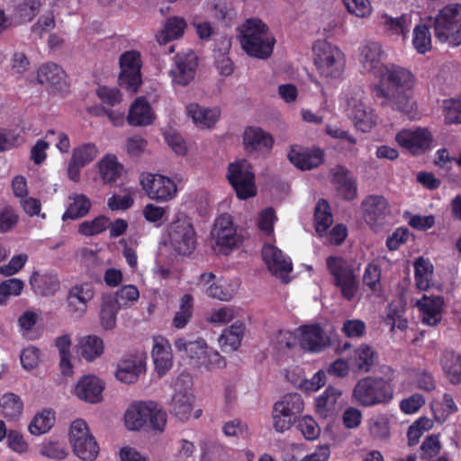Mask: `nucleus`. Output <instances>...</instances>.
<instances>
[{
    "instance_id": "4c0bfd02",
    "label": "nucleus",
    "mask_w": 461,
    "mask_h": 461,
    "mask_svg": "<svg viewBox=\"0 0 461 461\" xmlns=\"http://www.w3.org/2000/svg\"><path fill=\"white\" fill-rule=\"evenodd\" d=\"M119 309L120 307L114 302L113 294L103 295L99 316L104 329L112 330L115 327Z\"/></svg>"
},
{
    "instance_id": "4be33fe9",
    "label": "nucleus",
    "mask_w": 461,
    "mask_h": 461,
    "mask_svg": "<svg viewBox=\"0 0 461 461\" xmlns=\"http://www.w3.org/2000/svg\"><path fill=\"white\" fill-rule=\"evenodd\" d=\"M415 306L421 314L423 324L436 326L441 321L444 306V298L441 295L428 296L423 294L417 301Z\"/></svg>"
},
{
    "instance_id": "13d9d810",
    "label": "nucleus",
    "mask_w": 461,
    "mask_h": 461,
    "mask_svg": "<svg viewBox=\"0 0 461 461\" xmlns=\"http://www.w3.org/2000/svg\"><path fill=\"white\" fill-rule=\"evenodd\" d=\"M24 288V283L19 278H10L0 283V305L6 303L10 296H18Z\"/></svg>"
},
{
    "instance_id": "39448f33",
    "label": "nucleus",
    "mask_w": 461,
    "mask_h": 461,
    "mask_svg": "<svg viewBox=\"0 0 461 461\" xmlns=\"http://www.w3.org/2000/svg\"><path fill=\"white\" fill-rule=\"evenodd\" d=\"M314 64L319 74L327 79H339L346 67V57L337 46L327 41H318L312 47Z\"/></svg>"
},
{
    "instance_id": "a19ab883",
    "label": "nucleus",
    "mask_w": 461,
    "mask_h": 461,
    "mask_svg": "<svg viewBox=\"0 0 461 461\" xmlns=\"http://www.w3.org/2000/svg\"><path fill=\"white\" fill-rule=\"evenodd\" d=\"M433 267L429 260L419 258L414 263V278L416 286L420 291H426L430 286Z\"/></svg>"
},
{
    "instance_id": "7ed1b4c3",
    "label": "nucleus",
    "mask_w": 461,
    "mask_h": 461,
    "mask_svg": "<svg viewBox=\"0 0 461 461\" xmlns=\"http://www.w3.org/2000/svg\"><path fill=\"white\" fill-rule=\"evenodd\" d=\"M239 31L240 45L249 56L261 59L271 56L276 39L260 19H247Z\"/></svg>"
},
{
    "instance_id": "2eb2a0df",
    "label": "nucleus",
    "mask_w": 461,
    "mask_h": 461,
    "mask_svg": "<svg viewBox=\"0 0 461 461\" xmlns=\"http://www.w3.org/2000/svg\"><path fill=\"white\" fill-rule=\"evenodd\" d=\"M197 67L198 59L194 51L176 54L170 69L173 82L180 86H187L194 78Z\"/></svg>"
},
{
    "instance_id": "c85d7f7f",
    "label": "nucleus",
    "mask_w": 461,
    "mask_h": 461,
    "mask_svg": "<svg viewBox=\"0 0 461 461\" xmlns=\"http://www.w3.org/2000/svg\"><path fill=\"white\" fill-rule=\"evenodd\" d=\"M101 179L105 185H113L121 176L123 166L114 154L107 153L97 163Z\"/></svg>"
},
{
    "instance_id": "de8ad7c7",
    "label": "nucleus",
    "mask_w": 461,
    "mask_h": 461,
    "mask_svg": "<svg viewBox=\"0 0 461 461\" xmlns=\"http://www.w3.org/2000/svg\"><path fill=\"white\" fill-rule=\"evenodd\" d=\"M382 46L375 41H370L363 45L361 49V62L367 71H371L380 63Z\"/></svg>"
},
{
    "instance_id": "09e8293b",
    "label": "nucleus",
    "mask_w": 461,
    "mask_h": 461,
    "mask_svg": "<svg viewBox=\"0 0 461 461\" xmlns=\"http://www.w3.org/2000/svg\"><path fill=\"white\" fill-rule=\"evenodd\" d=\"M54 423L55 413L50 410H44L34 416L28 429L33 435H41L48 432Z\"/></svg>"
},
{
    "instance_id": "1a4fd4ad",
    "label": "nucleus",
    "mask_w": 461,
    "mask_h": 461,
    "mask_svg": "<svg viewBox=\"0 0 461 461\" xmlns=\"http://www.w3.org/2000/svg\"><path fill=\"white\" fill-rule=\"evenodd\" d=\"M227 178L239 199L246 200L256 195L255 174L246 160L230 163Z\"/></svg>"
},
{
    "instance_id": "a878e982",
    "label": "nucleus",
    "mask_w": 461,
    "mask_h": 461,
    "mask_svg": "<svg viewBox=\"0 0 461 461\" xmlns=\"http://www.w3.org/2000/svg\"><path fill=\"white\" fill-rule=\"evenodd\" d=\"M292 164L302 170H310L323 163L324 152L321 149L313 150H297L292 148L288 153Z\"/></svg>"
},
{
    "instance_id": "7c9ffc66",
    "label": "nucleus",
    "mask_w": 461,
    "mask_h": 461,
    "mask_svg": "<svg viewBox=\"0 0 461 461\" xmlns=\"http://www.w3.org/2000/svg\"><path fill=\"white\" fill-rule=\"evenodd\" d=\"M186 28V22L179 16L168 18L163 29L157 34V41L159 45H166L168 42L181 38Z\"/></svg>"
},
{
    "instance_id": "0e129e2a",
    "label": "nucleus",
    "mask_w": 461,
    "mask_h": 461,
    "mask_svg": "<svg viewBox=\"0 0 461 461\" xmlns=\"http://www.w3.org/2000/svg\"><path fill=\"white\" fill-rule=\"evenodd\" d=\"M95 94L103 104L110 107L115 106L122 101V95L116 87L99 86Z\"/></svg>"
},
{
    "instance_id": "8fccbe9b",
    "label": "nucleus",
    "mask_w": 461,
    "mask_h": 461,
    "mask_svg": "<svg viewBox=\"0 0 461 461\" xmlns=\"http://www.w3.org/2000/svg\"><path fill=\"white\" fill-rule=\"evenodd\" d=\"M80 350L81 356L85 359L92 361L102 355L104 351L103 340L95 335L87 336L81 340Z\"/></svg>"
},
{
    "instance_id": "e2e57ef3",
    "label": "nucleus",
    "mask_w": 461,
    "mask_h": 461,
    "mask_svg": "<svg viewBox=\"0 0 461 461\" xmlns=\"http://www.w3.org/2000/svg\"><path fill=\"white\" fill-rule=\"evenodd\" d=\"M444 117L447 124H461V96L444 101Z\"/></svg>"
},
{
    "instance_id": "9b49d317",
    "label": "nucleus",
    "mask_w": 461,
    "mask_h": 461,
    "mask_svg": "<svg viewBox=\"0 0 461 461\" xmlns=\"http://www.w3.org/2000/svg\"><path fill=\"white\" fill-rule=\"evenodd\" d=\"M121 73L118 82L121 87L135 94L141 84L140 54L135 50L126 51L120 57Z\"/></svg>"
},
{
    "instance_id": "20e7f679",
    "label": "nucleus",
    "mask_w": 461,
    "mask_h": 461,
    "mask_svg": "<svg viewBox=\"0 0 461 461\" xmlns=\"http://www.w3.org/2000/svg\"><path fill=\"white\" fill-rule=\"evenodd\" d=\"M167 240L177 255L188 257L193 254L197 245V234L192 218L177 212L167 226Z\"/></svg>"
},
{
    "instance_id": "dca6fc26",
    "label": "nucleus",
    "mask_w": 461,
    "mask_h": 461,
    "mask_svg": "<svg viewBox=\"0 0 461 461\" xmlns=\"http://www.w3.org/2000/svg\"><path fill=\"white\" fill-rule=\"evenodd\" d=\"M170 386L175 391L169 403L170 412L179 420L186 421L193 410L194 395L183 386V380L180 377L173 381Z\"/></svg>"
},
{
    "instance_id": "6ab92c4d",
    "label": "nucleus",
    "mask_w": 461,
    "mask_h": 461,
    "mask_svg": "<svg viewBox=\"0 0 461 461\" xmlns=\"http://www.w3.org/2000/svg\"><path fill=\"white\" fill-rule=\"evenodd\" d=\"M146 184V194L157 202L171 200L176 194L175 182L162 175H149Z\"/></svg>"
},
{
    "instance_id": "2f4dec72",
    "label": "nucleus",
    "mask_w": 461,
    "mask_h": 461,
    "mask_svg": "<svg viewBox=\"0 0 461 461\" xmlns=\"http://www.w3.org/2000/svg\"><path fill=\"white\" fill-rule=\"evenodd\" d=\"M377 360V352L367 344L363 343L354 350L352 363L360 372H370Z\"/></svg>"
},
{
    "instance_id": "6e6d98bb",
    "label": "nucleus",
    "mask_w": 461,
    "mask_h": 461,
    "mask_svg": "<svg viewBox=\"0 0 461 461\" xmlns=\"http://www.w3.org/2000/svg\"><path fill=\"white\" fill-rule=\"evenodd\" d=\"M110 224V219L99 215L92 221H85L78 227V232L84 236H95L104 231Z\"/></svg>"
},
{
    "instance_id": "ddd939ff",
    "label": "nucleus",
    "mask_w": 461,
    "mask_h": 461,
    "mask_svg": "<svg viewBox=\"0 0 461 461\" xmlns=\"http://www.w3.org/2000/svg\"><path fill=\"white\" fill-rule=\"evenodd\" d=\"M94 296L95 288L92 283L84 282L73 285L67 294L68 312L73 316L82 317Z\"/></svg>"
},
{
    "instance_id": "4d7b16f0",
    "label": "nucleus",
    "mask_w": 461,
    "mask_h": 461,
    "mask_svg": "<svg viewBox=\"0 0 461 461\" xmlns=\"http://www.w3.org/2000/svg\"><path fill=\"white\" fill-rule=\"evenodd\" d=\"M432 426V420L427 417H420L416 420L407 431L408 445L411 447L417 445L424 432L429 430Z\"/></svg>"
},
{
    "instance_id": "0eeeda50",
    "label": "nucleus",
    "mask_w": 461,
    "mask_h": 461,
    "mask_svg": "<svg viewBox=\"0 0 461 461\" xmlns=\"http://www.w3.org/2000/svg\"><path fill=\"white\" fill-rule=\"evenodd\" d=\"M326 265L332 277V284L339 288L341 295L351 301L357 291L358 284L352 266L341 257L330 256Z\"/></svg>"
},
{
    "instance_id": "b1692460",
    "label": "nucleus",
    "mask_w": 461,
    "mask_h": 461,
    "mask_svg": "<svg viewBox=\"0 0 461 461\" xmlns=\"http://www.w3.org/2000/svg\"><path fill=\"white\" fill-rule=\"evenodd\" d=\"M103 390L104 384L98 377L85 375L78 381L75 393L79 399L90 403H96L102 400Z\"/></svg>"
},
{
    "instance_id": "9d476101",
    "label": "nucleus",
    "mask_w": 461,
    "mask_h": 461,
    "mask_svg": "<svg viewBox=\"0 0 461 461\" xmlns=\"http://www.w3.org/2000/svg\"><path fill=\"white\" fill-rule=\"evenodd\" d=\"M400 147L411 155H422L429 151L433 143V135L428 128L412 127L401 130L395 136Z\"/></svg>"
},
{
    "instance_id": "a211bd4d",
    "label": "nucleus",
    "mask_w": 461,
    "mask_h": 461,
    "mask_svg": "<svg viewBox=\"0 0 461 461\" xmlns=\"http://www.w3.org/2000/svg\"><path fill=\"white\" fill-rule=\"evenodd\" d=\"M301 332L300 345L310 352H321L330 345V339L318 324L303 325L299 328Z\"/></svg>"
},
{
    "instance_id": "58836bf2",
    "label": "nucleus",
    "mask_w": 461,
    "mask_h": 461,
    "mask_svg": "<svg viewBox=\"0 0 461 461\" xmlns=\"http://www.w3.org/2000/svg\"><path fill=\"white\" fill-rule=\"evenodd\" d=\"M314 221L315 230L321 236L325 234L333 223L330 203L323 198L320 199L315 206Z\"/></svg>"
},
{
    "instance_id": "c756f323",
    "label": "nucleus",
    "mask_w": 461,
    "mask_h": 461,
    "mask_svg": "<svg viewBox=\"0 0 461 461\" xmlns=\"http://www.w3.org/2000/svg\"><path fill=\"white\" fill-rule=\"evenodd\" d=\"M174 345L178 352L185 354L193 360L194 364L197 366H199L201 361L204 359L207 344L203 339L187 341L184 338H178L175 340Z\"/></svg>"
},
{
    "instance_id": "423d86ee",
    "label": "nucleus",
    "mask_w": 461,
    "mask_h": 461,
    "mask_svg": "<svg viewBox=\"0 0 461 461\" xmlns=\"http://www.w3.org/2000/svg\"><path fill=\"white\" fill-rule=\"evenodd\" d=\"M435 37L440 42L461 45V5H447L439 10L433 23Z\"/></svg>"
},
{
    "instance_id": "603ef678",
    "label": "nucleus",
    "mask_w": 461,
    "mask_h": 461,
    "mask_svg": "<svg viewBox=\"0 0 461 461\" xmlns=\"http://www.w3.org/2000/svg\"><path fill=\"white\" fill-rule=\"evenodd\" d=\"M193 314V296L186 294L182 296L179 310L173 319V326L176 329H183L187 325Z\"/></svg>"
},
{
    "instance_id": "79ce46f5",
    "label": "nucleus",
    "mask_w": 461,
    "mask_h": 461,
    "mask_svg": "<svg viewBox=\"0 0 461 461\" xmlns=\"http://www.w3.org/2000/svg\"><path fill=\"white\" fill-rule=\"evenodd\" d=\"M412 46L419 54H426L432 49V40L429 26L424 23L417 24L412 32Z\"/></svg>"
},
{
    "instance_id": "412c9836",
    "label": "nucleus",
    "mask_w": 461,
    "mask_h": 461,
    "mask_svg": "<svg viewBox=\"0 0 461 461\" xmlns=\"http://www.w3.org/2000/svg\"><path fill=\"white\" fill-rule=\"evenodd\" d=\"M348 116L354 122L356 128L363 132H368L375 124V115L372 108L362 100L355 98L348 102Z\"/></svg>"
},
{
    "instance_id": "774afa93",
    "label": "nucleus",
    "mask_w": 461,
    "mask_h": 461,
    "mask_svg": "<svg viewBox=\"0 0 461 461\" xmlns=\"http://www.w3.org/2000/svg\"><path fill=\"white\" fill-rule=\"evenodd\" d=\"M297 428L308 440L316 439L321 432L317 422L311 416H304L297 420Z\"/></svg>"
},
{
    "instance_id": "5701e85b",
    "label": "nucleus",
    "mask_w": 461,
    "mask_h": 461,
    "mask_svg": "<svg viewBox=\"0 0 461 461\" xmlns=\"http://www.w3.org/2000/svg\"><path fill=\"white\" fill-rule=\"evenodd\" d=\"M331 175L338 194L347 201L354 200L357 197V189L350 171L344 166H337Z\"/></svg>"
},
{
    "instance_id": "6e6552de",
    "label": "nucleus",
    "mask_w": 461,
    "mask_h": 461,
    "mask_svg": "<svg viewBox=\"0 0 461 461\" xmlns=\"http://www.w3.org/2000/svg\"><path fill=\"white\" fill-rule=\"evenodd\" d=\"M69 441L75 455L80 459L93 461L96 458L99 453V446L84 420L77 419L71 423Z\"/></svg>"
},
{
    "instance_id": "338daca9",
    "label": "nucleus",
    "mask_w": 461,
    "mask_h": 461,
    "mask_svg": "<svg viewBox=\"0 0 461 461\" xmlns=\"http://www.w3.org/2000/svg\"><path fill=\"white\" fill-rule=\"evenodd\" d=\"M126 119L131 126L144 125V95L135 99L129 109Z\"/></svg>"
},
{
    "instance_id": "a18cd8bd",
    "label": "nucleus",
    "mask_w": 461,
    "mask_h": 461,
    "mask_svg": "<svg viewBox=\"0 0 461 461\" xmlns=\"http://www.w3.org/2000/svg\"><path fill=\"white\" fill-rule=\"evenodd\" d=\"M296 416L285 411V407L281 403H276L272 410L273 428L276 432L283 433L288 430L296 421Z\"/></svg>"
},
{
    "instance_id": "4468645a",
    "label": "nucleus",
    "mask_w": 461,
    "mask_h": 461,
    "mask_svg": "<svg viewBox=\"0 0 461 461\" xmlns=\"http://www.w3.org/2000/svg\"><path fill=\"white\" fill-rule=\"evenodd\" d=\"M262 258L272 275L282 279L284 283L289 281L286 276L292 272L293 264L280 249L271 244H265L262 248Z\"/></svg>"
},
{
    "instance_id": "c9c22d12",
    "label": "nucleus",
    "mask_w": 461,
    "mask_h": 461,
    "mask_svg": "<svg viewBox=\"0 0 461 461\" xmlns=\"http://www.w3.org/2000/svg\"><path fill=\"white\" fill-rule=\"evenodd\" d=\"M442 369L452 384L461 383V355L445 350L440 359Z\"/></svg>"
},
{
    "instance_id": "f8f14e48",
    "label": "nucleus",
    "mask_w": 461,
    "mask_h": 461,
    "mask_svg": "<svg viewBox=\"0 0 461 461\" xmlns=\"http://www.w3.org/2000/svg\"><path fill=\"white\" fill-rule=\"evenodd\" d=\"M211 235L220 247V252L224 255H228L240 241L237 227L229 213H222L216 218Z\"/></svg>"
},
{
    "instance_id": "f704fd0d",
    "label": "nucleus",
    "mask_w": 461,
    "mask_h": 461,
    "mask_svg": "<svg viewBox=\"0 0 461 461\" xmlns=\"http://www.w3.org/2000/svg\"><path fill=\"white\" fill-rule=\"evenodd\" d=\"M245 324L240 321H235L225 329L219 338V343L223 350L234 351L239 348L245 332Z\"/></svg>"
},
{
    "instance_id": "bf43d9fd",
    "label": "nucleus",
    "mask_w": 461,
    "mask_h": 461,
    "mask_svg": "<svg viewBox=\"0 0 461 461\" xmlns=\"http://www.w3.org/2000/svg\"><path fill=\"white\" fill-rule=\"evenodd\" d=\"M442 448L439 436L438 434H431L425 438L420 445V457L422 460L436 457L438 456Z\"/></svg>"
},
{
    "instance_id": "864d4df0",
    "label": "nucleus",
    "mask_w": 461,
    "mask_h": 461,
    "mask_svg": "<svg viewBox=\"0 0 461 461\" xmlns=\"http://www.w3.org/2000/svg\"><path fill=\"white\" fill-rule=\"evenodd\" d=\"M113 300L120 308H129L140 298V291L133 285H125L113 294Z\"/></svg>"
},
{
    "instance_id": "ea45409f",
    "label": "nucleus",
    "mask_w": 461,
    "mask_h": 461,
    "mask_svg": "<svg viewBox=\"0 0 461 461\" xmlns=\"http://www.w3.org/2000/svg\"><path fill=\"white\" fill-rule=\"evenodd\" d=\"M384 27L392 35L402 36V40L408 38L411 26V16L403 14L399 17L393 18L388 14H384Z\"/></svg>"
},
{
    "instance_id": "e433bc0d",
    "label": "nucleus",
    "mask_w": 461,
    "mask_h": 461,
    "mask_svg": "<svg viewBox=\"0 0 461 461\" xmlns=\"http://www.w3.org/2000/svg\"><path fill=\"white\" fill-rule=\"evenodd\" d=\"M69 200L73 202L68 204L66 211L62 214V221H67L68 220H77L86 216L91 208V202L89 198L83 194H70Z\"/></svg>"
},
{
    "instance_id": "052dcab7",
    "label": "nucleus",
    "mask_w": 461,
    "mask_h": 461,
    "mask_svg": "<svg viewBox=\"0 0 461 461\" xmlns=\"http://www.w3.org/2000/svg\"><path fill=\"white\" fill-rule=\"evenodd\" d=\"M276 403H281L285 411L298 417L303 411L304 403L301 394L297 393H289L281 397Z\"/></svg>"
},
{
    "instance_id": "72a5a7b5",
    "label": "nucleus",
    "mask_w": 461,
    "mask_h": 461,
    "mask_svg": "<svg viewBox=\"0 0 461 461\" xmlns=\"http://www.w3.org/2000/svg\"><path fill=\"white\" fill-rule=\"evenodd\" d=\"M167 421V411L156 402H146V427L161 434Z\"/></svg>"
},
{
    "instance_id": "5fc2aeb1",
    "label": "nucleus",
    "mask_w": 461,
    "mask_h": 461,
    "mask_svg": "<svg viewBox=\"0 0 461 461\" xmlns=\"http://www.w3.org/2000/svg\"><path fill=\"white\" fill-rule=\"evenodd\" d=\"M98 148L95 143H84L73 149L71 158L78 165L86 167L97 157Z\"/></svg>"
},
{
    "instance_id": "473e14b6",
    "label": "nucleus",
    "mask_w": 461,
    "mask_h": 461,
    "mask_svg": "<svg viewBox=\"0 0 461 461\" xmlns=\"http://www.w3.org/2000/svg\"><path fill=\"white\" fill-rule=\"evenodd\" d=\"M66 73L61 67L55 63H46L40 67L37 80L41 85H49L61 89Z\"/></svg>"
},
{
    "instance_id": "680f3d73",
    "label": "nucleus",
    "mask_w": 461,
    "mask_h": 461,
    "mask_svg": "<svg viewBox=\"0 0 461 461\" xmlns=\"http://www.w3.org/2000/svg\"><path fill=\"white\" fill-rule=\"evenodd\" d=\"M140 372V366L134 362L123 361L118 366L116 378L124 384H132L137 381Z\"/></svg>"
},
{
    "instance_id": "393cba45",
    "label": "nucleus",
    "mask_w": 461,
    "mask_h": 461,
    "mask_svg": "<svg viewBox=\"0 0 461 461\" xmlns=\"http://www.w3.org/2000/svg\"><path fill=\"white\" fill-rule=\"evenodd\" d=\"M243 144L249 152L257 150H269L272 149L274 140L271 134L259 127L249 126L243 134Z\"/></svg>"
},
{
    "instance_id": "f03ea898",
    "label": "nucleus",
    "mask_w": 461,
    "mask_h": 461,
    "mask_svg": "<svg viewBox=\"0 0 461 461\" xmlns=\"http://www.w3.org/2000/svg\"><path fill=\"white\" fill-rule=\"evenodd\" d=\"M383 376H366L357 381L352 391V399L362 407L389 403L393 398V381L396 371L389 366L380 368Z\"/></svg>"
},
{
    "instance_id": "f3484780",
    "label": "nucleus",
    "mask_w": 461,
    "mask_h": 461,
    "mask_svg": "<svg viewBox=\"0 0 461 461\" xmlns=\"http://www.w3.org/2000/svg\"><path fill=\"white\" fill-rule=\"evenodd\" d=\"M361 206L365 221L371 227L383 225L390 213L388 201L383 195H368Z\"/></svg>"
},
{
    "instance_id": "cd10ccee",
    "label": "nucleus",
    "mask_w": 461,
    "mask_h": 461,
    "mask_svg": "<svg viewBox=\"0 0 461 461\" xmlns=\"http://www.w3.org/2000/svg\"><path fill=\"white\" fill-rule=\"evenodd\" d=\"M186 108L188 115L199 128H212L221 116L218 107L204 108L197 104H190Z\"/></svg>"
},
{
    "instance_id": "69168bd1",
    "label": "nucleus",
    "mask_w": 461,
    "mask_h": 461,
    "mask_svg": "<svg viewBox=\"0 0 461 461\" xmlns=\"http://www.w3.org/2000/svg\"><path fill=\"white\" fill-rule=\"evenodd\" d=\"M347 11L359 18H366L372 14L369 0H342Z\"/></svg>"
},
{
    "instance_id": "37998d69",
    "label": "nucleus",
    "mask_w": 461,
    "mask_h": 461,
    "mask_svg": "<svg viewBox=\"0 0 461 461\" xmlns=\"http://www.w3.org/2000/svg\"><path fill=\"white\" fill-rule=\"evenodd\" d=\"M363 285L375 296H381L383 287L381 283V267L375 263L366 265L363 275Z\"/></svg>"
},
{
    "instance_id": "bb28decb",
    "label": "nucleus",
    "mask_w": 461,
    "mask_h": 461,
    "mask_svg": "<svg viewBox=\"0 0 461 461\" xmlns=\"http://www.w3.org/2000/svg\"><path fill=\"white\" fill-rule=\"evenodd\" d=\"M30 285L35 294L41 296H52L60 289V282L57 274L33 272Z\"/></svg>"
},
{
    "instance_id": "3c124183",
    "label": "nucleus",
    "mask_w": 461,
    "mask_h": 461,
    "mask_svg": "<svg viewBox=\"0 0 461 461\" xmlns=\"http://www.w3.org/2000/svg\"><path fill=\"white\" fill-rule=\"evenodd\" d=\"M125 425L131 430L140 429L144 426V401L133 402L126 411Z\"/></svg>"
},
{
    "instance_id": "aec40b11",
    "label": "nucleus",
    "mask_w": 461,
    "mask_h": 461,
    "mask_svg": "<svg viewBox=\"0 0 461 461\" xmlns=\"http://www.w3.org/2000/svg\"><path fill=\"white\" fill-rule=\"evenodd\" d=\"M152 360L154 371L160 378L165 376L173 366V355L168 340L158 336L153 339Z\"/></svg>"
},
{
    "instance_id": "c03bdc74",
    "label": "nucleus",
    "mask_w": 461,
    "mask_h": 461,
    "mask_svg": "<svg viewBox=\"0 0 461 461\" xmlns=\"http://www.w3.org/2000/svg\"><path fill=\"white\" fill-rule=\"evenodd\" d=\"M341 391L333 386H328L325 391L316 398V411L322 415H327L329 411L335 409L338 399L341 396Z\"/></svg>"
},
{
    "instance_id": "49530a36",
    "label": "nucleus",
    "mask_w": 461,
    "mask_h": 461,
    "mask_svg": "<svg viewBox=\"0 0 461 461\" xmlns=\"http://www.w3.org/2000/svg\"><path fill=\"white\" fill-rule=\"evenodd\" d=\"M23 402L14 393H5L0 399V411L5 418L14 420L22 414Z\"/></svg>"
},
{
    "instance_id": "f257e3e1",
    "label": "nucleus",
    "mask_w": 461,
    "mask_h": 461,
    "mask_svg": "<svg viewBox=\"0 0 461 461\" xmlns=\"http://www.w3.org/2000/svg\"><path fill=\"white\" fill-rule=\"evenodd\" d=\"M414 85L412 73L400 66L388 64L383 66L379 83L374 87L376 97L384 98L382 105H389L393 110L403 113H411V88Z\"/></svg>"
}]
</instances>
